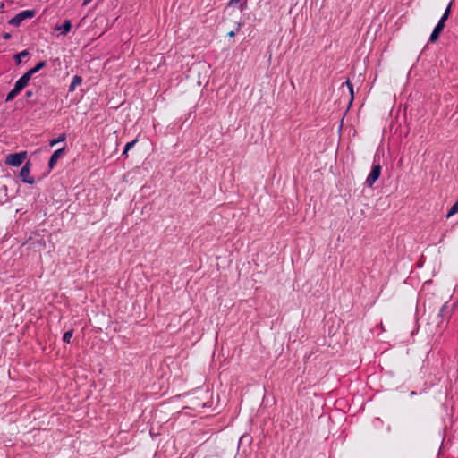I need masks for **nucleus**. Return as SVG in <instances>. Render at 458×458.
<instances>
[{"instance_id": "4", "label": "nucleus", "mask_w": 458, "mask_h": 458, "mask_svg": "<svg viewBox=\"0 0 458 458\" xmlns=\"http://www.w3.org/2000/svg\"><path fill=\"white\" fill-rule=\"evenodd\" d=\"M380 174H381L380 165H373L369 174L368 175V177L366 179V184L369 187H371L376 182V181L379 178Z\"/></svg>"}, {"instance_id": "15", "label": "nucleus", "mask_w": 458, "mask_h": 458, "mask_svg": "<svg viewBox=\"0 0 458 458\" xmlns=\"http://www.w3.org/2000/svg\"><path fill=\"white\" fill-rule=\"evenodd\" d=\"M451 5H452V3H450L448 4V6L446 7V9L445 10L442 17L440 18V20L438 21H442L443 23L445 24V21H447L449 15H450V13H451Z\"/></svg>"}, {"instance_id": "11", "label": "nucleus", "mask_w": 458, "mask_h": 458, "mask_svg": "<svg viewBox=\"0 0 458 458\" xmlns=\"http://www.w3.org/2000/svg\"><path fill=\"white\" fill-rule=\"evenodd\" d=\"M442 31H443V29H441V28H439V27L436 26V27L434 28V30H433V31H432V33H431L430 37H429V41H430V42H435V41H437V40L438 39V38H439V36H440V34H441V32H442Z\"/></svg>"}, {"instance_id": "24", "label": "nucleus", "mask_w": 458, "mask_h": 458, "mask_svg": "<svg viewBox=\"0 0 458 458\" xmlns=\"http://www.w3.org/2000/svg\"><path fill=\"white\" fill-rule=\"evenodd\" d=\"M234 35H235V33L233 30L228 33V36L231 38L234 37Z\"/></svg>"}, {"instance_id": "7", "label": "nucleus", "mask_w": 458, "mask_h": 458, "mask_svg": "<svg viewBox=\"0 0 458 458\" xmlns=\"http://www.w3.org/2000/svg\"><path fill=\"white\" fill-rule=\"evenodd\" d=\"M64 153V148L55 150L50 157L48 161V166L50 169H53L56 165L57 160L61 157V156Z\"/></svg>"}, {"instance_id": "9", "label": "nucleus", "mask_w": 458, "mask_h": 458, "mask_svg": "<svg viewBox=\"0 0 458 458\" xmlns=\"http://www.w3.org/2000/svg\"><path fill=\"white\" fill-rule=\"evenodd\" d=\"M46 61H40L38 62L36 66H34L33 68L30 69L28 72H26L25 73H29V77L31 79V77L36 73L38 72V71H40L42 68H44L46 66Z\"/></svg>"}, {"instance_id": "20", "label": "nucleus", "mask_w": 458, "mask_h": 458, "mask_svg": "<svg viewBox=\"0 0 458 458\" xmlns=\"http://www.w3.org/2000/svg\"><path fill=\"white\" fill-rule=\"evenodd\" d=\"M346 84L349 88V90L351 92V95L352 96L353 95V88H352V85L351 84V82L349 81H346Z\"/></svg>"}, {"instance_id": "3", "label": "nucleus", "mask_w": 458, "mask_h": 458, "mask_svg": "<svg viewBox=\"0 0 458 458\" xmlns=\"http://www.w3.org/2000/svg\"><path fill=\"white\" fill-rule=\"evenodd\" d=\"M30 162H27L20 171V178L21 180L28 184H33L35 180L32 176H30Z\"/></svg>"}, {"instance_id": "18", "label": "nucleus", "mask_w": 458, "mask_h": 458, "mask_svg": "<svg viewBox=\"0 0 458 458\" xmlns=\"http://www.w3.org/2000/svg\"><path fill=\"white\" fill-rule=\"evenodd\" d=\"M72 335H73V330H68L66 331L64 335H63V341L64 343H70L71 342V339L72 337Z\"/></svg>"}, {"instance_id": "10", "label": "nucleus", "mask_w": 458, "mask_h": 458, "mask_svg": "<svg viewBox=\"0 0 458 458\" xmlns=\"http://www.w3.org/2000/svg\"><path fill=\"white\" fill-rule=\"evenodd\" d=\"M82 82V78L79 75H74L72 77V82L69 86V92H73L76 89V87Z\"/></svg>"}, {"instance_id": "25", "label": "nucleus", "mask_w": 458, "mask_h": 458, "mask_svg": "<svg viewBox=\"0 0 458 458\" xmlns=\"http://www.w3.org/2000/svg\"><path fill=\"white\" fill-rule=\"evenodd\" d=\"M128 151H129V150H126V148H124V149H123V155L127 154V152H128Z\"/></svg>"}, {"instance_id": "16", "label": "nucleus", "mask_w": 458, "mask_h": 458, "mask_svg": "<svg viewBox=\"0 0 458 458\" xmlns=\"http://www.w3.org/2000/svg\"><path fill=\"white\" fill-rule=\"evenodd\" d=\"M65 139H66V135H65V133H62V134H60V135H59V137H58V138L51 140L49 141V145H50L51 147H54V146H55V145H56L57 143L64 141V140H65Z\"/></svg>"}, {"instance_id": "22", "label": "nucleus", "mask_w": 458, "mask_h": 458, "mask_svg": "<svg viewBox=\"0 0 458 458\" xmlns=\"http://www.w3.org/2000/svg\"><path fill=\"white\" fill-rule=\"evenodd\" d=\"M445 25V23H443L442 21H438V22H437V24L436 26H437V27H439V28H441V29H443V30H444Z\"/></svg>"}, {"instance_id": "5", "label": "nucleus", "mask_w": 458, "mask_h": 458, "mask_svg": "<svg viewBox=\"0 0 458 458\" xmlns=\"http://www.w3.org/2000/svg\"><path fill=\"white\" fill-rule=\"evenodd\" d=\"M455 304L449 305L448 302H445L440 309L438 316L442 318H445L449 319L452 316L453 310L454 309Z\"/></svg>"}, {"instance_id": "8", "label": "nucleus", "mask_w": 458, "mask_h": 458, "mask_svg": "<svg viewBox=\"0 0 458 458\" xmlns=\"http://www.w3.org/2000/svg\"><path fill=\"white\" fill-rule=\"evenodd\" d=\"M71 21L65 20L61 26L56 27V30L60 31L63 35H66L71 30Z\"/></svg>"}, {"instance_id": "27", "label": "nucleus", "mask_w": 458, "mask_h": 458, "mask_svg": "<svg viewBox=\"0 0 458 458\" xmlns=\"http://www.w3.org/2000/svg\"><path fill=\"white\" fill-rule=\"evenodd\" d=\"M411 395H415V394H416V393H415L414 391H412V392L411 393Z\"/></svg>"}, {"instance_id": "6", "label": "nucleus", "mask_w": 458, "mask_h": 458, "mask_svg": "<svg viewBox=\"0 0 458 458\" xmlns=\"http://www.w3.org/2000/svg\"><path fill=\"white\" fill-rule=\"evenodd\" d=\"M30 81V78L29 77V73H24L14 84V87L19 89L21 92L22 89H24Z\"/></svg>"}, {"instance_id": "26", "label": "nucleus", "mask_w": 458, "mask_h": 458, "mask_svg": "<svg viewBox=\"0 0 458 458\" xmlns=\"http://www.w3.org/2000/svg\"><path fill=\"white\" fill-rule=\"evenodd\" d=\"M10 38V35H9V34H6V35H4V38H5V39H7V38Z\"/></svg>"}, {"instance_id": "2", "label": "nucleus", "mask_w": 458, "mask_h": 458, "mask_svg": "<svg viewBox=\"0 0 458 458\" xmlns=\"http://www.w3.org/2000/svg\"><path fill=\"white\" fill-rule=\"evenodd\" d=\"M35 11L33 10H25L17 13L13 18H12L9 21L10 24L13 26H19L24 20L34 17Z\"/></svg>"}, {"instance_id": "19", "label": "nucleus", "mask_w": 458, "mask_h": 458, "mask_svg": "<svg viewBox=\"0 0 458 458\" xmlns=\"http://www.w3.org/2000/svg\"><path fill=\"white\" fill-rule=\"evenodd\" d=\"M136 142H137V140H131V141H130V142L126 143V145H125V147H124V148H126V150H130L131 148H133V147H134V145L136 144Z\"/></svg>"}, {"instance_id": "21", "label": "nucleus", "mask_w": 458, "mask_h": 458, "mask_svg": "<svg viewBox=\"0 0 458 458\" xmlns=\"http://www.w3.org/2000/svg\"><path fill=\"white\" fill-rule=\"evenodd\" d=\"M34 95L32 90H27L25 93L26 98H31Z\"/></svg>"}, {"instance_id": "12", "label": "nucleus", "mask_w": 458, "mask_h": 458, "mask_svg": "<svg viewBox=\"0 0 458 458\" xmlns=\"http://www.w3.org/2000/svg\"><path fill=\"white\" fill-rule=\"evenodd\" d=\"M240 4L239 7L241 10H243L247 6V0H230L228 3L229 6H235L237 4Z\"/></svg>"}, {"instance_id": "13", "label": "nucleus", "mask_w": 458, "mask_h": 458, "mask_svg": "<svg viewBox=\"0 0 458 458\" xmlns=\"http://www.w3.org/2000/svg\"><path fill=\"white\" fill-rule=\"evenodd\" d=\"M29 54L30 53L28 50H22L21 52L14 55L13 59L17 64H20L22 61V58L28 56Z\"/></svg>"}, {"instance_id": "23", "label": "nucleus", "mask_w": 458, "mask_h": 458, "mask_svg": "<svg viewBox=\"0 0 458 458\" xmlns=\"http://www.w3.org/2000/svg\"><path fill=\"white\" fill-rule=\"evenodd\" d=\"M92 0H83V5H87L89 4Z\"/></svg>"}, {"instance_id": "1", "label": "nucleus", "mask_w": 458, "mask_h": 458, "mask_svg": "<svg viewBox=\"0 0 458 458\" xmlns=\"http://www.w3.org/2000/svg\"><path fill=\"white\" fill-rule=\"evenodd\" d=\"M26 157V151L9 154L5 157V164L13 167H18L23 163Z\"/></svg>"}, {"instance_id": "17", "label": "nucleus", "mask_w": 458, "mask_h": 458, "mask_svg": "<svg viewBox=\"0 0 458 458\" xmlns=\"http://www.w3.org/2000/svg\"><path fill=\"white\" fill-rule=\"evenodd\" d=\"M458 213V200L452 206L450 210L447 212L446 217L449 218L453 215Z\"/></svg>"}, {"instance_id": "14", "label": "nucleus", "mask_w": 458, "mask_h": 458, "mask_svg": "<svg viewBox=\"0 0 458 458\" xmlns=\"http://www.w3.org/2000/svg\"><path fill=\"white\" fill-rule=\"evenodd\" d=\"M20 93L19 89H17L15 87H13V89H11L8 94L6 95L5 101L10 102L14 99V98Z\"/></svg>"}]
</instances>
